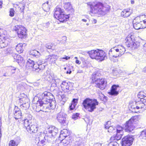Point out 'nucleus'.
I'll return each instance as SVG.
<instances>
[{
  "label": "nucleus",
  "mask_w": 146,
  "mask_h": 146,
  "mask_svg": "<svg viewBox=\"0 0 146 146\" xmlns=\"http://www.w3.org/2000/svg\"><path fill=\"white\" fill-rule=\"evenodd\" d=\"M44 138L45 139V140H46L48 142L51 143L53 141V137L52 136L50 135H46L44 137Z\"/></svg>",
  "instance_id": "37"
},
{
  "label": "nucleus",
  "mask_w": 146,
  "mask_h": 146,
  "mask_svg": "<svg viewBox=\"0 0 146 146\" xmlns=\"http://www.w3.org/2000/svg\"><path fill=\"white\" fill-rule=\"evenodd\" d=\"M96 84V86L100 89L103 90L104 89L106 83V80L105 79L101 78L100 79H99L94 82Z\"/></svg>",
  "instance_id": "14"
},
{
  "label": "nucleus",
  "mask_w": 146,
  "mask_h": 146,
  "mask_svg": "<svg viewBox=\"0 0 146 146\" xmlns=\"http://www.w3.org/2000/svg\"><path fill=\"white\" fill-rule=\"evenodd\" d=\"M57 59V56L54 54L48 55L46 56V62L50 64L54 63Z\"/></svg>",
  "instance_id": "20"
},
{
  "label": "nucleus",
  "mask_w": 146,
  "mask_h": 146,
  "mask_svg": "<svg viewBox=\"0 0 146 146\" xmlns=\"http://www.w3.org/2000/svg\"><path fill=\"white\" fill-rule=\"evenodd\" d=\"M49 23H47L46 24H44L45 26V27L46 28L48 27L49 26Z\"/></svg>",
  "instance_id": "59"
},
{
  "label": "nucleus",
  "mask_w": 146,
  "mask_h": 146,
  "mask_svg": "<svg viewBox=\"0 0 146 146\" xmlns=\"http://www.w3.org/2000/svg\"><path fill=\"white\" fill-rule=\"evenodd\" d=\"M122 129L123 128H121ZM125 130L126 132H127L130 133H133L134 132L133 129L132 128H123Z\"/></svg>",
  "instance_id": "47"
},
{
  "label": "nucleus",
  "mask_w": 146,
  "mask_h": 146,
  "mask_svg": "<svg viewBox=\"0 0 146 146\" xmlns=\"http://www.w3.org/2000/svg\"><path fill=\"white\" fill-rule=\"evenodd\" d=\"M69 131L68 130L66 129H64L61 131V134H64L67 135H69Z\"/></svg>",
  "instance_id": "41"
},
{
  "label": "nucleus",
  "mask_w": 146,
  "mask_h": 146,
  "mask_svg": "<svg viewBox=\"0 0 146 146\" xmlns=\"http://www.w3.org/2000/svg\"><path fill=\"white\" fill-rule=\"evenodd\" d=\"M2 1H0V8H1L2 7Z\"/></svg>",
  "instance_id": "64"
},
{
  "label": "nucleus",
  "mask_w": 146,
  "mask_h": 146,
  "mask_svg": "<svg viewBox=\"0 0 146 146\" xmlns=\"http://www.w3.org/2000/svg\"><path fill=\"white\" fill-rule=\"evenodd\" d=\"M101 96H100L101 97V98H100L101 99V100H102L104 98L105 96L103 94H102V93L101 94Z\"/></svg>",
  "instance_id": "61"
},
{
  "label": "nucleus",
  "mask_w": 146,
  "mask_h": 146,
  "mask_svg": "<svg viewBox=\"0 0 146 146\" xmlns=\"http://www.w3.org/2000/svg\"><path fill=\"white\" fill-rule=\"evenodd\" d=\"M13 58L14 59L16 60V61L18 63H20L23 62V58L20 55L15 54L13 56Z\"/></svg>",
  "instance_id": "30"
},
{
  "label": "nucleus",
  "mask_w": 146,
  "mask_h": 146,
  "mask_svg": "<svg viewBox=\"0 0 146 146\" xmlns=\"http://www.w3.org/2000/svg\"><path fill=\"white\" fill-rule=\"evenodd\" d=\"M112 131V133H116L113 136L111 137L110 139L111 141L118 140L120 139L121 138V133L122 132V129L118 130L117 128H110V129L108 130V131Z\"/></svg>",
  "instance_id": "8"
},
{
  "label": "nucleus",
  "mask_w": 146,
  "mask_h": 146,
  "mask_svg": "<svg viewBox=\"0 0 146 146\" xmlns=\"http://www.w3.org/2000/svg\"><path fill=\"white\" fill-rule=\"evenodd\" d=\"M46 47L48 49H50L52 47V46L51 45V44H48L46 45Z\"/></svg>",
  "instance_id": "56"
},
{
  "label": "nucleus",
  "mask_w": 146,
  "mask_h": 146,
  "mask_svg": "<svg viewBox=\"0 0 146 146\" xmlns=\"http://www.w3.org/2000/svg\"><path fill=\"white\" fill-rule=\"evenodd\" d=\"M15 11L13 9H11L9 11V16L11 17H13L15 14Z\"/></svg>",
  "instance_id": "49"
},
{
  "label": "nucleus",
  "mask_w": 146,
  "mask_h": 146,
  "mask_svg": "<svg viewBox=\"0 0 146 146\" xmlns=\"http://www.w3.org/2000/svg\"><path fill=\"white\" fill-rule=\"evenodd\" d=\"M133 26L136 30H139L141 29L145 28L143 27V23L139 17L135 18L133 21Z\"/></svg>",
  "instance_id": "12"
},
{
  "label": "nucleus",
  "mask_w": 146,
  "mask_h": 146,
  "mask_svg": "<svg viewBox=\"0 0 146 146\" xmlns=\"http://www.w3.org/2000/svg\"><path fill=\"white\" fill-rule=\"evenodd\" d=\"M105 128H110V127H113L112 125H111V121H108L106 122V124L105 125Z\"/></svg>",
  "instance_id": "48"
},
{
  "label": "nucleus",
  "mask_w": 146,
  "mask_h": 146,
  "mask_svg": "<svg viewBox=\"0 0 146 146\" xmlns=\"http://www.w3.org/2000/svg\"><path fill=\"white\" fill-rule=\"evenodd\" d=\"M36 62L38 64L37 68H34L33 70L37 73H40L45 67V66L42 64L44 63V61L42 59H39L36 60Z\"/></svg>",
  "instance_id": "11"
},
{
  "label": "nucleus",
  "mask_w": 146,
  "mask_h": 146,
  "mask_svg": "<svg viewBox=\"0 0 146 146\" xmlns=\"http://www.w3.org/2000/svg\"><path fill=\"white\" fill-rule=\"evenodd\" d=\"M24 125L25 128H27L28 127H30V121L27 119H25L24 120Z\"/></svg>",
  "instance_id": "39"
},
{
  "label": "nucleus",
  "mask_w": 146,
  "mask_h": 146,
  "mask_svg": "<svg viewBox=\"0 0 146 146\" xmlns=\"http://www.w3.org/2000/svg\"><path fill=\"white\" fill-rule=\"evenodd\" d=\"M79 113H76L72 115V118L74 120H76L79 117Z\"/></svg>",
  "instance_id": "46"
},
{
  "label": "nucleus",
  "mask_w": 146,
  "mask_h": 146,
  "mask_svg": "<svg viewBox=\"0 0 146 146\" xmlns=\"http://www.w3.org/2000/svg\"><path fill=\"white\" fill-rule=\"evenodd\" d=\"M27 131L30 133H36L37 131V128H26Z\"/></svg>",
  "instance_id": "38"
},
{
  "label": "nucleus",
  "mask_w": 146,
  "mask_h": 146,
  "mask_svg": "<svg viewBox=\"0 0 146 146\" xmlns=\"http://www.w3.org/2000/svg\"><path fill=\"white\" fill-rule=\"evenodd\" d=\"M39 141H40V143L42 145H44L45 144V141H46V140H45V139L44 138V139L41 140V141H40V139L39 137Z\"/></svg>",
  "instance_id": "53"
},
{
  "label": "nucleus",
  "mask_w": 146,
  "mask_h": 146,
  "mask_svg": "<svg viewBox=\"0 0 146 146\" xmlns=\"http://www.w3.org/2000/svg\"><path fill=\"white\" fill-rule=\"evenodd\" d=\"M26 67L28 69H32L37 68V66L34 64V62L30 59H29L26 63Z\"/></svg>",
  "instance_id": "22"
},
{
  "label": "nucleus",
  "mask_w": 146,
  "mask_h": 146,
  "mask_svg": "<svg viewBox=\"0 0 146 146\" xmlns=\"http://www.w3.org/2000/svg\"><path fill=\"white\" fill-rule=\"evenodd\" d=\"M140 18L141 20L142 21L143 25V27H146V16L145 15H142L140 17H139Z\"/></svg>",
  "instance_id": "35"
},
{
  "label": "nucleus",
  "mask_w": 146,
  "mask_h": 146,
  "mask_svg": "<svg viewBox=\"0 0 146 146\" xmlns=\"http://www.w3.org/2000/svg\"><path fill=\"white\" fill-rule=\"evenodd\" d=\"M14 30L17 31L18 36L21 38H24L26 35L25 28L21 25H16L14 28Z\"/></svg>",
  "instance_id": "9"
},
{
  "label": "nucleus",
  "mask_w": 146,
  "mask_h": 146,
  "mask_svg": "<svg viewBox=\"0 0 146 146\" xmlns=\"http://www.w3.org/2000/svg\"><path fill=\"white\" fill-rule=\"evenodd\" d=\"M25 4H19V8H20V11L21 13L23 12V11L25 9Z\"/></svg>",
  "instance_id": "40"
},
{
  "label": "nucleus",
  "mask_w": 146,
  "mask_h": 146,
  "mask_svg": "<svg viewBox=\"0 0 146 146\" xmlns=\"http://www.w3.org/2000/svg\"><path fill=\"white\" fill-rule=\"evenodd\" d=\"M93 23L96 24L97 23V20L95 19H93L92 21Z\"/></svg>",
  "instance_id": "63"
},
{
  "label": "nucleus",
  "mask_w": 146,
  "mask_h": 146,
  "mask_svg": "<svg viewBox=\"0 0 146 146\" xmlns=\"http://www.w3.org/2000/svg\"><path fill=\"white\" fill-rule=\"evenodd\" d=\"M119 87L118 85H113L111 87L110 91L108 92V94L111 95L116 96L117 95L119 92L117 89Z\"/></svg>",
  "instance_id": "21"
},
{
  "label": "nucleus",
  "mask_w": 146,
  "mask_h": 146,
  "mask_svg": "<svg viewBox=\"0 0 146 146\" xmlns=\"http://www.w3.org/2000/svg\"><path fill=\"white\" fill-rule=\"evenodd\" d=\"M119 144L115 141L111 142L108 146H119Z\"/></svg>",
  "instance_id": "45"
},
{
  "label": "nucleus",
  "mask_w": 146,
  "mask_h": 146,
  "mask_svg": "<svg viewBox=\"0 0 146 146\" xmlns=\"http://www.w3.org/2000/svg\"><path fill=\"white\" fill-rule=\"evenodd\" d=\"M131 109L132 110V111L133 112H134L135 113H137L139 112L138 111H137L136 109V106H131Z\"/></svg>",
  "instance_id": "51"
},
{
  "label": "nucleus",
  "mask_w": 146,
  "mask_h": 146,
  "mask_svg": "<svg viewBox=\"0 0 146 146\" xmlns=\"http://www.w3.org/2000/svg\"><path fill=\"white\" fill-rule=\"evenodd\" d=\"M76 63L77 64H80L81 63V62L78 60H77L76 61Z\"/></svg>",
  "instance_id": "58"
},
{
  "label": "nucleus",
  "mask_w": 146,
  "mask_h": 146,
  "mask_svg": "<svg viewBox=\"0 0 146 146\" xmlns=\"http://www.w3.org/2000/svg\"><path fill=\"white\" fill-rule=\"evenodd\" d=\"M29 54L36 57L39 56L41 55L40 53L36 50H31L29 52Z\"/></svg>",
  "instance_id": "34"
},
{
  "label": "nucleus",
  "mask_w": 146,
  "mask_h": 146,
  "mask_svg": "<svg viewBox=\"0 0 146 146\" xmlns=\"http://www.w3.org/2000/svg\"><path fill=\"white\" fill-rule=\"evenodd\" d=\"M23 44L19 43L17 44L16 47V50L19 53H21L23 51Z\"/></svg>",
  "instance_id": "32"
},
{
  "label": "nucleus",
  "mask_w": 146,
  "mask_h": 146,
  "mask_svg": "<svg viewBox=\"0 0 146 146\" xmlns=\"http://www.w3.org/2000/svg\"><path fill=\"white\" fill-rule=\"evenodd\" d=\"M125 44L128 47H131L133 49H137L140 46L139 42L136 41L133 35L129 34L125 39Z\"/></svg>",
  "instance_id": "6"
},
{
  "label": "nucleus",
  "mask_w": 146,
  "mask_h": 146,
  "mask_svg": "<svg viewBox=\"0 0 146 146\" xmlns=\"http://www.w3.org/2000/svg\"><path fill=\"white\" fill-rule=\"evenodd\" d=\"M21 117V112L20 109L17 107H15L14 117L16 119H20Z\"/></svg>",
  "instance_id": "23"
},
{
  "label": "nucleus",
  "mask_w": 146,
  "mask_h": 146,
  "mask_svg": "<svg viewBox=\"0 0 146 146\" xmlns=\"http://www.w3.org/2000/svg\"><path fill=\"white\" fill-rule=\"evenodd\" d=\"M88 53L92 59L99 61H102L107 58L106 53L104 51L101 50H92L88 51Z\"/></svg>",
  "instance_id": "4"
},
{
  "label": "nucleus",
  "mask_w": 146,
  "mask_h": 146,
  "mask_svg": "<svg viewBox=\"0 0 146 146\" xmlns=\"http://www.w3.org/2000/svg\"><path fill=\"white\" fill-rule=\"evenodd\" d=\"M24 95L25 97L23 98H20L19 101L21 103H22V106L23 107H25L26 108L29 107V99L26 97V96L24 94H23Z\"/></svg>",
  "instance_id": "19"
},
{
  "label": "nucleus",
  "mask_w": 146,
  "mask_h": 146,
  "mask_svg": "<svg viewBox=\"0 0 146 146\" xmlns=\"http://www.w3.org/2000/svg\"><path fill=\"white\" fill-rule=\"evenodd\" d=\"M78 99H74L73 100L71 104L69 106L70 110H73L75 108L78 103Z\"/></svg>",
  "instance_id": "28"
},
{
  "label": "nucleus",
  "mask_w": 146,
  "mask_h": 146,
  "mask_svg": "<svg viewBox=\"0 0 146 146\" xmlns=\"http://www.w3.org/2000/svg\"><path fill=\"white\" fill-rule=\"evenodd\" d=\"M2 118L0 117V128L2 126Z\"/></svg>",
  "instance_id": "60"
},
{
  "label": "nucleus",
  "mask_w": 146,
  "mask_h": 146,
  "mask_svg": "<svg viewBox=\"0 0 146 146\" xmlns=\"http://www.w3.org/2000/svg\"><path fill=\"white\" fill-rule=\"evenodd\" d=\"M133 138L130 136L124 137L122 139V146H130L132 144Z\"/></svg>",
  "instance_id": "15"
},
{
  "label": "nucleus",
  "mask_w": 146,
  "mask_h": 146,
  "mask_svg": "<svg viewBox=\"0 0 146 146\" xmlns=\"http://www.w3.org/2000/svg\"><path fill=\"white\" fill-rule=\"evenodd\" d=\"M53 80L54 81L53 82H54L55 84L56 85V86H57L58 85V84L60 83L61 82L60 79H56L54 78V79H53Z\"/></svg>",
  "instance_id": "44"
},
{
  "label": "nucleus",
  "mask_w": 146,
  "mask_h": 146,
  "mask_svg": "<svg viewBox=\"0 0 146 146\" xmlns=\"http://www.w3.org/2000/svg\"><path fill=\"white\" fill-rule=\"evenodd\" d=\"M70 83L66 81H63L60 84L62 89L65 92H66L71 90V88L70 87Z\"/></svg>",
  "instance_id": "16"
},
{
  "label": "nucleus",
  "mask_w": 146,
  "mask_h": 146,
  "mask_svg": "<svg viewBox=\"0 0 146 146\" xmlns=\"http://www.w3.org/2000/svg\"><path fill=\"white\" fill-rule=\"evenodd\" d=\"M4 53L6 54H8L12 53V51L10 48H6L4 50Z\"/></svg>",
  "instance_id": "42"
},
{
  "label": "nucleus",
  "mask_w": 146,
  "mask_h": 146,
  "mask_svg": "<svg viewBox=\"0 0 146 146\" xmlns=\"http://www.w3.org/2000/svg\"><path fill=\"white\" fill-rule=\"evenodd\" d=\"M74 144V146H83L84 144L82 139L80 138L77 139Z\"/></svg>",
  "instance_id": "31"
},
{
  "label": "nucleus",
  "mask_w": 146,
  "mask_h": 146,
  "mask_svg": "<svg viewBox=\"0 0 146 146\" xmlns=\"http://www.w3.org/2000/svg\"><path fill=\"white\" fill-rule=\"evenodd\" d=\"M139 115L134 116L132 117L129 120L126 122L125 124L126 128L133 127V123L135 120L137 119L139 117Z\"/></svg>",
  "instance_id": "17"
},
{
  "label": "nucleus",
  "mask_w": 146,
  "mask_h": 146,
  "mask_svg": "<svg viewBox=\"0 0 146 146\" xmlns=\"http://www.w3.org/2000/svg\"><path fill=\"white\" fill-rule=\"evenodd\" d=\"M101 74L98 72H95L93 73L92 76V82L93 83L99 79H100V78Z\"/></svg>",
  "instance_id": "25"
},
{
  "label": "nucleus",
  "mask_w": 146,
  "mask_h": 146,
  "mask_svg": "<svg viewBox=\"0 0 146 146\" xmlns=\"http://www.w3.org/2000/svg\"><path fill=\"white\" fill-rule=\"evenodd\" d=\"M54 16L56 18L61 22H64L69 18L68 16L65 15L62 9L59 8L55 9Z\"/></svg>",
  "instance_id": "7"
},
{
  "label": "nucleus",
  "mask_w": 146,
  "mask_h": 146,
  "mask_svg": "<svg viewBox=\"0 0 146 146\" xmlns=\"http://www.w3.org/2000/svg\"><path fill=\"white\" fill-rule=\"evenodd\" d=\"M39 97L40 99L37 101V105L44 109L45 107L47 108L45 106L46 103L50 102L51 99L53 98V95L50 92L45 91L40 95Z\"/></svg>",
  "instance_id": "3"
},
{
  "label": "nucleus",
  "mask_w": 146,
  "mask_h": 146,
  "mask_svg": "<svg viewBox=\"0 0 146 146\" xmlns=\"http://www.w3.org/2000/svg\"><path fill=\"white\" fill-rule=\"evenodd\" d=\"M66 115L64 113L60 112L57 114L56 119L61 124L65 126L66 125Z\"/></svg>",
  "instance_id": "10"
},
{
  "label": "nucleus",
  "mask_w": 146,
  "mask_h": 146,
  "mask_svg": "<svg viewBox=\"0 0 146 146\" xmlns=\"http://www.w3.org/2000/svg\"><path fill=\"white\" fill-rule=\"evenodd\" d=\"M9 69L11 70L12 73L13 74L15 73V71L16 70V68H15L14 67H11L9 68Z\"/></svg>",
  "instance_id": "54"
},
{
  "label": "nucleus",
  "mask_w": 146,
  "mask_h": 146,
  "mask_svg": "<svg viewBox=\"0 0 146 146\" xmlns=\"http://www.w3.org/2000/svg\"><path fill=\"white\" fill-rule=\"evenodd\" d=\"M139 139L143 142L145 141L146 140V130L142 131L139 136Z\"/></svg>",
  "instance_id": "27"
},
{
  "label": "nucleus",
  "mask_w": 146,
  "mask_h": 146,
  "mask_svg": "<svg viewBox=\"0 0 146 146\" xmlns=\"http://www.w3.org/2000/svg\"><path fill=\"white\" fill-rule=\"evenodd\" d=\"M62 142L64 143V145L66 146L69 143V142L66 141L65 139H63L62 140Z\"/></svg>",
  "instance_id": "52"
},
{
  "label": "nucleus",
  "mask_w": 146,
  "mask_h": 146,
  "mask_svg": "<svg viewBox=\"0 0 146 146\" xmlns=\"http://www.w3.org/2000/svg\"><path fill=\"white\" fill-rule=\"evenodd\" d=\"M44 74L46 76L45 78H46V79L48 80H49L48 79V78H50V72L48 71H47L45 73H44Z\"/></svg>",
  "instance_id": "50"
},
{
  "label": "nucleus",
  "mask_w": 146,
  "mask_h": 146,
  "mask_svg": "<svg viewBox=\"0 0 146 146\" xmlns=\"http://www.w3.org/2000/svg\"><path fill=\"white\" fill-rule=\"evenodd\" d=\"M131 13V12L129 9H127L123 10L121 13V15L124 18L129 17Z\"/></svg>",
  "instance_id": "24"
},
{
  "label": "nucleus",
  "mask_w": 146,
  "mask_h": 146,
  "mask_svg": "<svg viewBox=\"0 0 146 146\" xmlns=\"http://www.w3.org/2000/svg\"><path fill=\"white\" fill-rule=\"evenodd\" d=\"M135 104H136V109L137 110L142 108H144V109H145L146 108V100H140V101L136 102Z\"/></svg>",
  "instance_id": "18"
},
{
  "label": "nucleus",
  "mask_w": 146,
  "mask_h": 146,
  "mask_svg": "<svg viewBox=\"0 0 146 146\" xmlns=\"http://www.w3.org/2000/svg\"><path fill=\"white\" fill-rule=\"evenodd\" d=\"M94 146H101V144L99 143H96L94 144Z\"/></svg>",
  "instance_id": "57"
},
{
  "label": "nucleus",
  "mask_w": 146,
  "mask_h": 146,
  "mask_svg": "<svg viewBox=\"0 0 146 146\" xmlns=\"http://www.w3.org/2000/svg\"><path fill=\"white\" fill-rule=\"evenodd\" d=\"M125 51V47L122 45H119L117 47H113L109 51V55L110 59L115 62L117 60L116 58L123 54Z\"/></svg>",
  "instance_id": "2"
},
{
  "label": "nucleus",
  "mask_w": 146,
  "mask_h": 146,
  "mask_svg": "<svg viewBox=\"0 0 146 146\" xmlns=\"http://www.w3.org/2000/svg\"><path fill=\"white\" fill-rule=\"evenodd\" d=\"M64 9L67 11H70L72 9V7L70 3L68 2L65 3L64 5Z\"/></svg>",
  "instance_id": "33"
},
{
  "label": "nucleus",
  "mask_w": 146,
  "mask_h": 146,
  "mask_svg": "<svg viewBox=\"0 0 146 146\" xmlns=\"http://www.w3.org/2000/svg\"><path fill=\"white\" fill-rule=\"evenodd\" d=\"M138 97L140 98L141 100H146V98H144L146 97V91H144L140 92L138 94Z\"/></svg>",
  "instance_id": "29"
},
{
  "label": "nucleus",
  "mask_w": 146,
  "mask_h": 146,
  "mask_svg": "<svg viewBox=\"0 0 146 146\" xmlns=\"http://www.w3.org/2000/svg\"><path fill=\"white\" fill-rule=\"evenodd\" d=\"M98 103L96 99L87 98L83 101L82 104L84 108L89 111L92 112L96 109V106L98 105Z\"/></svg>",
  "instance_id": "5"
},
{
  "label": "nucleus",
  "mask_w": 146,
  "mask_h": 146,
  "mask_svg": "<svg viewBox=\"0 0 146 146\" xmlns=\"http://www.w3.org/2000/svg\"><path fill=\"white\" fill-rule=\"evenodd\" d=\"M143 49L145 50L146 51V43L144 45Z\"/></svg>",
  "instance_id": "62"
},
{
  "label": "nucleus",
  "mask_w": 146,
  "mask_h": 146,
  "mask_svg": "<svg viewBox=\"0 0 146 146\" xmlns=\"http://www.w3.org/2000/svg\"><path fill=\"white\" fill-rule=\"evenodd\" d=\"M48 131L49 133H52L51 135V136H52V135H53V134L54 135H55V132H54V131H53L52 130H48Z\"/></svg>",
  "instance_id": "55"
},
{
  "label": "nucleus",
  "mask_w": 146,
  "mask_h": 146,
  "mask_svg": "<svg viewBox=\"0 0 146 146\" xmlns=\"http://www.w3.org/2000/svg\"><path fill=\"white\" fill-rule=\"evenodd\" d=\"M48 3V1H47L45 3H43L42 5V7L45 11H48L49 10V8Z\"/></svg>",
  "instance_id": "36"
},
{
  "label": "nucleus",
  "mask_w": 146,
  "mask_h": 146,
  "mask_svg": "<svg viewBox=\"0 0 146 146\" xmlns=\"http://www.w3.org/2000/svg\"><path fill=\"white\" fill-rule=\"evenodd\" d=\"M90 8L91 13L100 16L104 15L110 9L109 5L105 6L102 3L100 2L91 5Z\"/></svg>",
  "instance_id": "1"
},
{
  "label": "nucleus",
  "mask_w": 146,
  "mask_h": 146,
  "mask_svg": "<svg viewBox=\"0 0 146 146\" xmlns=\"http://www.w3.org/2000/svg\"><path fill=\"white\" fill-rule=\"evenodd\" d=\"M9 145V146H17L18 144H17L14 140H11L10 141Z\"/></svg>",
  "instance_id": "43"
},
{
  "label": "nucleus",
  "mask_w": 146,
  "mask_h": 146,
  "mask_svg": "<svg viewBox=\"0 0 146 146\" xmlns=\"http://www.w3.org/2000/svg\"><path fill=\"white\" fill-rule=\"evenodd\" d=\"M52 99H51V101L50 102H47L46 103V105L45 106H47V108H46L45 107L44 109V108H42V110H43V111H45V110L46 109L48 108V106H50L51 108L52 109H54L55 108L56 105V102L55 101L52 100Z\"/></svg>",
  "instance_id": "26"
},
{
  "label": "nucleus",
  "mask_w": 146,
  "mask_h": 146,
  "mask_svg": "<svg viewBox=\"0 0 146 146\" xmlns=\"http://www.w3.org/2000/svg\"><path fill=\"white\" fill-rule=\"evenodd\" d=\"M9 39L4 35H0V48L6 46L9 43Z\"/></svg>",
  "instance_id": "13"
}]
</instances>
